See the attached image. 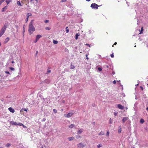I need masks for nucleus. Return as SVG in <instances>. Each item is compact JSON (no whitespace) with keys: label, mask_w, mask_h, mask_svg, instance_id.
<instances>
[{"label":"nucleus","mask_w":148,"mask_h":148,"mask_svg":"<svg viewBox=\"0 0 148 148\" xmlns=\"http://www.w3.org/2000/svg\"><path fill=\"white\" fill-rule=\"evenodd\" d=\"M75 68V67L73 65L71 64L70 65V69H73Z\"/></svg>","instance_id":"obj_20"},{"label":"nucleus","mask_w":148,"mask_h":148,"mask_svg":"<svg viewBox=\"0 0 148 148\" xmlns=\"http://www.w3.org/2000/svg\"><path fill=\"white\" fill-rule=\"evenodd\" d=\"M79 36V35H78L77 34H76L75 35V39L76 40H77L78 38V36Z\"/></svg>","instance_id":"obj_27"},{"label":"nucleus","mask_w":148,"mask_h":148,"mask_svg":"<svg viewBox=\"0 0 148 148\" xmlns=\"http://www.w3.org/2000/svg\"><path fill=\"white\" fill-rule=\"evenodd\" d=\"M104 134V133L103 132H101L99 133V136L103 135Z\"/></svg>","instance_id":"obj_21"},{"label":"nucleus","mask_w":148,"mask_h":148,"mask_svg":"<svg viewBox=\"0 0 148 148\" xmlns=\"http://www.w3.org/2000/svg\"><path fill=\"white\" fill-rule=\"evenodd\" d=\"M110 56L111 58H113L114 57V55L113 54V53H112L110 55Z\"/></svg>","instance_id":"obj_40"},{"label":"nucleus","mask_w":148,"mask_h":148,"mask_svg":"<svg viewBox=\"0 0 148 148\" xmlns=\"http://www.w3.org/2000/svg\"><path fill=\"white\" fill-rule=\"evenodd\" d=\"M61 110V111H63V109H62Z\"/></svg>","instance_id":"obj_63"},{"label":"nucleus","mask_w":148,"mask_h":148,"mask_svg":"<svg viewBox=\"0 0 148 148\" xmlns=\"http://www.w3.org/2000/svg\"><path fill=\"white\" fill-rule=\"evenodd\" d=\"M141 88L142 90H143V87H141Z\"/></svg>","instance_id":"obj_59"},{"label":"nucleus","mask_w":148,"mask_h":148,"mask_svg":"<svg viewBox=\"0 0 148 148\" xmlns=\"http://www.w3.org/2000/svg\"><path fill=\"white\" fill-rule=\"evenodd\" d=\"M25 25H24L23 26V35L24 34V32H25Z\"/></svg>","instance_id":"obj_15"},{"label":"nucleus","mask_w":148,"mask_h":148,"mask_svg":"<svg viewBox=\"0 0 148 148\" xmlns=\"http://www.w3.org/2000/svg\"><path fill=\"white\" fill-rule=\"evenodd\" d=\"M86 59H87V60H88L89 58H88V55H87V54H86Z\"/></svg>","instance_id":"obj_50"},{"label":"nucleus","mask_w":148,"mask_h":148,"mask_svg":"<svg viewBox=\"0 0 148 148\" xmlns=\"http://www.w3.org/2000/svg\"><path fill=\"white\" fill-rule=\"evenodd\" d=\"M1 0L3 2L5 1V0Z\"/></svg>","instance_id":"obj_61"},{"label":"nucleus","mask_w":148,"mask_h":148,"mask_svg":"<svg viewBox=\"0 0 148 148\" xmlns=\"http://www.w3.org/2000/svg\"><path fill=\"white\" fill-rule=\"evenodd\" d=\"M45 29L46 30H50L51 29L49 27H46Z\"/></svg>","instance_id":"obj_30"},{"label":"nucleus","mask_w":148,"mask_h":148,"mask_svg":"<svg viewBox=\"0 0 148 148\" xmlns=\"http://www.w3.org/2000/svg\"><path fill=\"white\" fill-rule=\"evenodd\" d=\"M117 112H116L115 113H114V114L115 115H117Z\"/></svg>","instance_id":"obj_54"},{"label":"nucleus","mask_w":148,"mask_h":148,"mask_svg":"<svg viewBox=\"0 0 148 148\" xmlns=\"http://www.w3.org/2000/svg\"><path fill=\"white\" fill-rule=\"evenodd\" d=\"M122 128L121 126H119V129L118 130V132L119 133H120L122 131Z\"/></svg>","instance_id":"obj_9"},{"label":"nucleus","mask_w":148,"mask_h":148,"mask_svg":"<svg viewBox=\"0 0 148 148\" xmlns=\"http://www.w3.org/2000/svg\"><path fill=\"white\" fill-rule=\"evenodd\" d=\"M53 112L55 113H56L57 112V110L55 109H53Z\"/></svg>","instance_id":"obj_36"},{"label":"nucleus","mask_w":148,"mask_h":148,"mask_svg":"<svg viewBox=\"0 0 148 148\" xmlns=\"http://www.w3.org/2000/svg\"><path fill=\"white\" fill-rule=\"evenodd\" d=\"M75 138L74 137H69L68 138V139L69 140V141H71V140H73Z\"/></svg>","instance_id":"obj_11"},{"label":"nucleus","mask_w":148,"mask_h":148,"mask_svg":"<svg viewBox=\"0 0 148 148\" xmlns=\"http://www.w3.org/2000/svg\"><path fill=\"white\" fill-rule=\"evenodd\" d=\"M128 119V118L127 117H123V118L122 121L123 122V123H124L125 122L127 121Z\"/></svg>","instance_id":"obj_8"},{"label":"nucleus","mask_w":148,"mask_h":148,"mask_svg":"<svg viewBox=\"0 0 148 148\" xmlns=\"http://www.w3.org/2000/svg\"><path fill=\"white\" fill-rule=\"evenodd\" d=\"M102 146V145L101 144H99L97 145L98 148H100Z\"/></svg>","instance_id":"obj_32"},{"label":"nucleus","mask_w":148,"mask_h":148,"mask_svg":"<svg viewBox=\"0 0 148 148\" xmlns=\"http://www.w3.org/2000/svg\"><path fill=\"white\" fill-rule=\"evenodd\" d=\"M3 2V1H1V0L0 1V4H1Z\"/></svg>","instance_id":"obj_52"},{"label":"nucleus","mask_w":148,"mask_h":148,"mask_svg":"<svg viewBox=\"0 0 148 148\" xmlns=\"http://www.w3.org/2000/svg\"><path fill=\"white\" fill-rule=\"evenodd\" d=\"M11 63H14V61H12Z\"/></svg>","instance_id":"obj_57"},{"label":"nucleus","mask_w":148,"mask_h":148,"mask_svg":"<svg viewBox=\"0 0 148 148\" xmlns=\"http://www.w3.org/2000/svg\"><path fill=\"white\" fill-rule=\"evenodd\" d=\"M7 27V25L6 24H5L3 27L2 28H4L5 30H6V28Z\"/></svg>","instance_id":"obj_22"},{"label":"nucleus","mask_w":148,"mask_h":148,"mask_svg":"<svg viewBox=\"0 0 148 148\" xmlns=\"http://www.w3.org/2000/svg\"><path fill=\"white\" fill-rule=\"evenodd\" d=\"M33 23L34 20H32L29 24L28 31L29 35L32 34L35 30V28L33 25Z\"/></svg>","instance_id":"obj_1"},{"label":"nucleus","mask_w":148,"mask_h":148,"mask_svg":"<svg viewBox=\"0 0 148 148\" xmlns=\"http://www.w3.org/2000/svg\"><path fill=\"white\" fill-rule=\"evenodd\" d=\"M10 40V38L9 37H7L5 39V43L7 42Z\"/></svg>","instance_id":"obj_14"},{"label":"nucleus","mask_w":148,"mask_h":148,"mask_svg":"<svg viewBox=\"0 0 148 148\" xmlns=\"http://www.w3.org/2000/svg\"><path fill=\"white\" fill-rule=\"evenodd\" d=\"M8 110L10 112L12 113H14L15 112V110L12 108L11 107H10L8 109Z\"/></svg>","instance_id":"obj_6"},{"label":"nucleus","mask_w":148,"mask_h":148,"mask_svg":"<svg viewBox=\"0 0 148 148\" xmlns=\"http://www.w3.org/2000/svg\"><path fill=\"white\" fill-rule=\"evenodd\" d=\"M68 27H67L66 28V33H68L69 32V29H68Z\"/></svg>","instance_id":"obj_33"},{"label":"nucleus","mask_w":148,"mask_h":148,"mask_svg":"<svg viewBox=\"0 0 148 148\" xmlns=\"http://www.w3.org/2000/svg\"><path fill=\"white\" fill-rule=\"evenodd\" d=\"M8 7L6 6H5L1 10V11L2 12H5V10L7 9Z\"/></svg>","instance_id":"obj_7"},{"label":"nucleus","mask_w":148,"mask_h":148,"mask_svg":"<svg viewBox=\"0 0 148 148\" xmlns=\"http://www.w3.org/2000/svg\"><path fill=\"white\" fill-rule=\"evenodd\" d=\"M109 131H108L107 132V133L106 134V136H109Z\"/></svg>","instance_id":"obj_31"},{"label":"nucleus","mask_w":148,"mask_h":148,"mask_svg":"<svg viewBox=\"0 0 148 148\" xmlns=\"http://www.w3.org/2000/svg\"><path fill=\"white\" fill-rule=\"evenodd\" d=\"M11 145V144L9 143H8V144H7L6 145V146L7 147H9L10 146V145Z\"/></svg>","instance_id":"obj_34"},{"label":"nucleus","mask_w":148,"mask_h":148,"mask_svg":"<svg viewBox=\"0 0 148 148\" xmlns=\"http://www.w3.org/2000/svg\"><path fill=\"white\" fill-rule=\"evenodd\" d=\"M74 124H71L69 126V127L70 128H72L74 127Z\"/></svg>","instance_id":"obj_19"},{"label":"nucleus","mask_w":148,"mask_h":148,"mask_svg":"<svg viewBox=\"0 0 148 148\" xmlns=\"http://www.w3.org/2000/svg\"><path fill=\"white\" fill-rule=\"evenodd\" d=\"M51 72V70H49V69H48L47 71V73L48 74L49 73Z\"/></svg>","instance_id":"obj_38"},{"label":"nucleus","mask_w":148,"mask_h":148,"mask_svg":"<svg viewBox=\"0 0 148 148\" xmlns=\"http://www.w3.org/2000/svg\"><path fill=\"white\" fill-rule=\"evenodd\" d=\"M146 110L148 111V107H147L146 108Z\"/></svg>","instance_id":"obj_58"},{"label":"nucleus","mask_w":148,"mask_h":148,"mask_svg":"<svg viewBox=\"0 0 148 148\" xmlns=\"http://www.w3.org/2000/svg\"><path fill=\"white\" fill-rule=\"evenodd\" d=\"M0 148H3L2 147H0Z\"/></svg>","instance_id":"obj_64"},{"label":"nucleus","mask_w":148,"mask_h":148,"mask_svg":"<svg viewBox=\"0 0 148 148\" xmlns=\"http://www.w3.org/2000/svg\"><path fill=\"white\" fill-rule=\"evenodd\" d=\"M11 124L12 125H18V123L14 122H13L11 123Z\"/></svg>","instance_id":"obj_16"},{"label":"nucleus","mask_w":148,"mask_h":148,"mask_svg":"<svg viewBox=\"0 0 148 148\" xmlns=\"http://www.w3.org/2000/svg\"><path fill=\"white\" fill-rule=\"evenodd\" d=\"M100 6L96 4L95 3H93L91 5V7L96 9H98V7Z\"/></svg>","instance_id":"obj_2"},{"label":"nucleus","mask_w":148,"mask_h":148,"mask_svg":"<svg viewBox=\"0 0 148 148\" xmlns=\"http://www.w3.org/2000/svg\"><path fill=\"white\" fill-rule=\"evenodd\" d=\"M73 113L71 112H69L67 114H64V116L67 118H69L73 114Z\"/></svg>","instance_id":"obj_3"},{"label":"nucleus","mask_w":148,"mask_h":148,"mask_svg":"<svg viewBox=\"0 0 148 148\" xmlns=\"http://www.w3.org/2000/svg\"><path fill=\"white\" fill-rule=\"evenodd\" d=\"M118 107L120 109L123 110L124 108V107L121 104H119L117 105Z\"/></svg>","instance_id":"obj_5"},{"label":"nucleus","mask_w":148,"mask_h":148,"mask_svg":"<svg viewBox=\"0 0 148 148\" xmlns=\"http://www.w3.org/2000/svg\"><path fill=\"white\" fill-rule=\"evenodd\" d=\"M81 137H82L81 136H80L79 135H77L76 136V138L77 139L81 138Z\"/></svg>","instance_id":"obj_26"},{"label":"nucleus","mask_w":148,"mask_h":148,"mask_svg":"<svg viewBox=\"0 0 148 148\" xmlns=\"http://www.w3.org/2000/svg\"><path fill=\"white\" fill-rule=\"evenodd\" d=\"M83 130L82 129H80L78 131H77V133L78 134H81L83 131Z\"/></svg>","instance_id":"obj_13"},{"label":"nucleus","mask_w":148,"mask_h":148,"mask_svg":"<svg viewBox=\"0 0 148 148\" xmlns=\"http://www.w3.org/2000/svg\"><path fill=\"white\" fill-rule=\"evenodd\" d=\"M17 4L18 5H19L20 6H22V5H21V3L20 2V1H17Z\"/></svg>","instance_id":"obj_28"},{"label":"nucleus","mask_w":148,"mask_h":148,"mask_svg":"<svg viewBox=\"0 0 148 148\" xmlns=\"http://www.w3.org/2000/svg\"><path fill=\"white\" fill-rule=\"evenodd\" d=\"M29 18L27 17V18L25 19V21L26 23H27L28 19Z\"/></svg>","instance_id":"obj_39"},{"label":"nucleus","mask_w":148,"mask_h":148,"mask_svg":"<svg viewBox=\"0 0 148 148\" xmlns=\"http://www.w3.org/2000/svg\"><path fill=\"white\" fill-rule=\"evenodd\" d=\"M3 33L1 32H0V37L3 34Z\"/></svg>","instance_id":"obj_43"},{"label":"nucleus","mask_w":148,"mask_h":148,"mask_svg":"<svg viewBox=\"0 0 148 148\" xmlns=\"http://www.w3.org/2000/svg\"><path fill=\"white\" fill-rule=\"evenodd\" d=\"M98 70L100 71H101L102 70V69L100 67H98Z\"/></svg>","instance_id":"obj_41"},{"label":"nucleus","mask_w":148,"mask_h":148,"mask_svg":"<svg viewBox=\"0 0 148 148\" xmlns=\"http://www.w3.org/2000/svg\"><path fill=\"white\" fill-rule=\"evenodd\" d=\"M67 0H61V2H64L66 1Z\"/></svg>","instance_id":"obj_45"},{"label":"nucleus","mask_w":148,"mask_h":148,"mask_svg":"<svg viewBox=\"0 0 148 148\" xmlns=\"http://www.w3.org/2000/svg\"><path fill=\"white\" fill-rule=\"evenodd\" d=\"M12 0H6L5 1L6 2V3L7 5L9 4V3L11 2Z\"/></svg>","instance_id":"obj_18"},{"label":"nucleus","mask_w":148,"mask_h":148,"mask_svg":"<svg viewBox=\"0 0 148 148\" xmlns=\"http://www.w3.org/2000/svg\"><path fill=\"white\" fill-rule=\"evenodd\" d=\"M38 51H37L36 52V56L38 53Z\"/></svg>","instance_id":"obj_55"},{"label":"nucleus","mask_w":148,"mask_h":148,"mask_svg":"<svg viewBox=\"0 0 148 148\" xmlns=\"http://www.w3.org/2000/svg\"><path fill=\"white\" fill-rule=\"evenodd\" d=\"M10 69L12 71H14L15 70L14 68L12 67H10Z\"/></svg>","instance_id":"obj_37"},{"label":"nucleus","mask_w":148,"mask_h":148,"mask_svg":"<svg viewBox=\"0 0 148 148\" xmlns=\"http://www.w3.org/2000/svg\"><path fill=\"white\" fill-rule=\"evenodd\" d=\"M32 15V14L31 13H28L27 14V17L29 18V17Z\"/></svg>","instance_id":"obj_24"},{"label":"nucleus","mask_w":148,"mask_h":148,"mask_svg":"<svg viewBox=\"0 0 148 148\" xmlns=\"http://www.w3.org/2000/svg\"><path fill=\"white\" fill-rule=\"evenodd\" d=\"M113 83L114 84H116V81L115 80H114L113 82Z\"/></svg>","instance_id":"obj_46"},{"label":"nucleus","mask_w":148,"mask_h":148,"mask_svg":"<svg viewBox=\"0 0 148 148\" xmlns=\"http://www.w3.org/2000/svg\"><path fill=\"white\" fill-rule=\"evenodd\" d=\"M53 43L55 44H57L58 43V41L55 40H53Z\"/></svg>","instance_id":"obj_25"},{"label":"nucleus","mask_w":148,"mask_h":148,"mask_svg":"<svg viewBox=\"0 0 148 148\" xmlns=\"http://www.w3.org/2000/svg\"><path fill=\"white\" fill-rule=\"evenodd\" d=\"M38 40H37V39H36V40H35V41H34V42H37V41H38Z\"/></svg>","instance_id":"obj_56"},{"label":"nucleus","mask_w":148,"mask_h":148,"mask_svg":"<svg viewBox=\"0 0 148 148\" xmlns=\"http://www.w3.org/2000/svg\"><path fill=\"white\" fill-rule=\"evenodd\" d=\"M5 30V29L4 28H1L0 32H1L3 33H4Z\"/></svg>","instance_id":"obj_17"},{"label":"nucleus","mask_w":148,"mask_h":148,"mask_svg":"<svg viewBox=\"0 0 148 148\" xmlns=\"http://www.w3.org/2000/svg\"><path fill=\"white\" fill-rule=\"evenodd\" d=\"M18 125H19L20 126H22L23 125V124L21 123H18Z\"/></svg>","instance_id":"obj_35"},{"label":"nucleus","mask_w":148,"mask_h":148,"mask_svg":"<svg viewBox=\"0 0 148 148\" xmlns=\"http://www.w3.org/2000/svg\"><path fill=\"white\" fill-rule=\"evenodd\" d=\"M117 82H120V80H119V81H117Z\"/></svg>","instance_id":"obj_62"},{"label":"nucleus","mask_w":148,"mask_h":148,"mask_svg":"<svg viewBox=\"0 0 148 148\" xmlns=\"http://www.w3.org/2000/svg\"><path fill=\"white\" fill-rule=\"evenodd\" d=\"M5 73L8 74H10V73L8 71H6L5 72Z\"/></svg>","instance_id":"obj_47"},{"label":"nucleus","mask_w":148,"mask_h":148,"mask_svg":"<svg viewBox=\"0 0 148 148\" xmlns=\"http://www.w3.org/2000/svg\"><path fill=\"white\" fill-rule=\"evenodd\" d=\"M143 27H142L141 28V31L140 32V33L139 34H140L142 33V32H143Z\"/></svg>","instance_id":"obj_29"},{"label":"nucleus","mask_w":148,"mask_h":148,"mask_svg":"<svg viewBox=\"0 0 148 148\" xmlns=\"http://www.w3.org/2000/svg\"><path fill=\"white\" fill-rule=\"evenodd\" d=\"M3 33L1 32H0V37L3 34Z\"/></svg>","instance_id":"obj_42"},{"label":"nucleus","mask_w":148,"mask_h":148,"mask_svg":"<svg viewBox=\"0 0 148 148\" xmlns=\"http://www.w3.org/2000/svg\"><path fill=\"white\" fill-rule=\"evenodd\" d=\"M41 37V35H37L36 36V39H37V40H38L39 38Z\"/></svg>","instance_id":"obj_10"},{"label":"nucleus","mask_w":148,"mask_h":148,"mask_svg":"<svg viewBox=\"0 0 148 148\" xmlns=\"http://www.w3.org/2000/svg\"><path fill=\"white\" fill-rule=\"evenodd\" d=\"M91 0H86V1H90Z\"/></svg>","instance_id":"obj_60"},{"label":"nucleus","mask_w":148,"mask_h":148,"mask_svg":"<svg viewBox=\"0 0 148 148\" xmlns=\"http://www.w3.org/2000/svg\"><path fill=\"white\" fill-rule=\"evenodd\" d=\"M3 2V1H1V0L0 1V4H1Z\"/></svg>","instance_id":"obj_51"},{"label":"nucleus","mask_w":148,"mask_h":148,"mask_svg":"<svg viewBox=\"0 0 148 148\" xmlns=\"http://www.w3.org/2000/svg\"><path fill=\"white\" fill-rule=\"evenodd\" d=\"M45 22L46 23H49V21L48 20H46L45 21Z\"/></svg>","instance_id":"obj_44"},{"label":"nucleus","mask_w":148,"mask_h":148,"mask_svg":"<svg viewBox=\"0 0 148 148\" xmlns=\"http://www.w3.org/2000/svg\"><path fill=\"white\" fill-rule=\"evenodd\" d=\"M144 121H144V120L143 119H140V122L142 124V123H144Z\"/></svg>","instance_id":"obj_23"},{"label":"nucleus","mask_w":148,"mask_h":148,"mask_svg":"<svg viewBox=\"0 0 148 148\" xmlns=\"http://www.w3.org/2000/svg\"><path fill=\"white\" fill-rule=\"evenodd\" d=\"M85 45L88 46V47H90V45H89V44H86Z\"/></svg>","instance_id":"obj_49"},{"label":"nucleus","mask_w":148,"mask_h":148,"mask_svg":"<svg viewBox=\"0 0 148 148\" xmlns=\"http://www.w3.org/2000/svg\"><path fill=\"white\" fill-rule=\"evenodd\" d=\"M85 146L82 143H80L77 145L78 147L82 148L83 147Z\"/></svg>","instance_id":"obj_4"},{"label":"nucleus","mask_w":148,"mask_h":148,"mask_svg":"<svg viewBox=\"0 0 148 148\" xmlns=\"http://www.w3.org/2000/svg\"><path fill=\"white\" fill-rule=\"evenodd\" d=\"M28 108H23L21 110H20V112H22V110H24V111H25L26 112H27V110H28Z\"/></svg>","instance_id":"obj_12"},{"label":"nucleus","mask_w":148,"mask_h":148,"mask_svg":"<svg viewBox=\"0 0 148 148\" xmlns=\"http://www.w3.org/2000/svg\"><path fill=\"white\" fill-rule=\"evenodd\" d=\"M22 126H23V127L24 128H26V126H25L24 125H23Z\"/></svg>","instance_id":"obj_53"},{"label":"nucleus","mask_w":148,"mask_h":148,"mask_svg":"<svg viewBox=\"0 0 148 148\" xmlns=\"http://www.w3.org/2000/svg\"><path fill=\"white\" fill-rule=\"evenodd\" d=\"M116 44H117V42H115L114 43V44L112 45V47H114V45H116Z\"/></svg>","instance_id":"obj_48"}]
</instances>
